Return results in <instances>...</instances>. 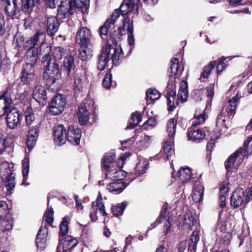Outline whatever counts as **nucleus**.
<instances>
[{
  "label": "nucleus",
  "mask_w": 252,
  "mask_h": 252,
  "mask_svg": "<svg viewBox=\"0 0 252 252\" xmlns=\"http://www.w3.org/2000/svg\"><path fill=\"white\" fill-rule=\"evenodd\" d=\"M141 121V119L139 114L137 113H132L131 119L128 122V124L126 129H132L136 126Z\"/></svg>",
  "instance_id": "obj_44"
},
{
  "label": "nucleus",
  "mask_w": 252,
  "mask_h": 252,
  "mask_svg": "<svg viewBox=\"0 0 252 252\" xmlns=\"http://www.w3.org/2000/svg\"><path fill=\"white\" fill-rule=\"evenodd\" d=\"M74 200L75 201V207L77 211H82L83 209V206L82 205V201L79 198L77 195H74Z\"/></svg>",
  "instance_id": "obj_57"
},
{
  "label": "nucleus",
  "mask_w": 252,
  "mask_h": 252,
  "mask_svg": "<svg viewBox=\"0 0 252 252\" xmlns=\"http://www.w3.org/2000/svg\"><path fill=\"white\" fill-rule=\"evenodd\" d=\"M188 96V83L186 81H182L180 84V88L177 95L176 105H177L180 100L181 102H185Z\"/></svg>",
  "instance_id": "obj_24"
},
{
  "label": "nucleus",
  "mask_w": 252,
  "mask_h": 252,
  "mask_svg": "<svg viewBox=\"0 0 252 252\" xmlns=\"http://www.w3.org/2000/svg\"><path fill=\"white\" fill-rule=\"evenodd\" d=\"M252 197V186L250 188L247 195L245 198L244 190L239 188L235 190L231 196L230 204L232 207L238 208L240 206L245 200V203L248 202Z\"/></svg>",
  "instance_id": "obj_6"
},
{
  "label": "nucleus",
  "mask_w": 252,
  "mask_h": 252,
  "mask_svg": "<svg viewBox=\"0 0 252 252\" xmlns=\"http://www.w3.org/2000/svg\"><path fill=\"white\" fill-rule=\"evenodd\" d=\"M199 240V237L197 231H193L190 236L189 242L197 244Z\"/></svg>",
  "instance_id": "obj_61"
},
{
  "label": "nucleus",
  "mask_w": 252,
  "mask_h": 252,
  "mask_svg": "<svg viewBox=\"0 0 252 252\" xmlns=\"http://www.w3.org/2000/svg\"><path fill=\"white\" fill-rule=\"evenodd\" d=\"M6 179L5 186L6 189L10 191L15 187V177L13 174H11L5 178Z\"/></svg>",
  "instance_id": "obj_48"
},
{
  "label": "nucleus",
  "mask_w": 252,
  "mask_h": 252,
  "mask_svg": "<svg viewBox=\"0 0 252 252\" xmlns=\"http://www.w3.org/2000/svg\"><path fill=\"white\" fill-rule=\"evenodd\" d=\"M71 216L64 217V236L68 232V225L71 220ZM78 244L77 240L71 236L64 237V252H70Z\"/></svg>",
  "instance_id": "obj_7"
},
{
  "label": "nucleus",
  "mask_w": 252,
  "mask_h": 252,
  "mask_svg": "<svg viewBox=\"0 0 252 252\" xmlns=\"http://www.w3.org/2000/svg\"><path fill=\"white\" fill-rule=\"evenodd\" d=\"M69 8L68 12L70 15L74 14L75 10L78 9L79 10H83L84 8H87V4L86 1L80 0L79 2H77L76 0H68Z\"/></svg>",
  "instance_id": "obj_26"
},
{
  "label": "nucleus",
  "mask_w": 252,
  "mask_h": 252,
  "mask_svg": "<svg viewBox=\"0 0 252 252\" xmlns=\"http://www.w3.org/2000/svg\"><path fill=\"white\" fill-rule=\"evenodd\" d=\"M123 57V52L120 45L115 43L114 39L111 38L98 57L97 68L100 70H103L111 60L113 64H119Z\"/></svg>",
  "instance_id": "obj_2"
},
{
  "label": "nucleus",
  "mask_w": 252,
  "mask_h": 252,
  "mask_svg": "<svg viewBox=\"0 0 252 252\" xmlns=\"http://www.w3.org/2000/svg\"><path fill=\"white\" fill-rule=\"evenodd\" d=\"M177 121L174 119H170L167 123V132L169 139L174 140L176 132Z\"/></svg>",
  "instance_id": "obj_37"
},
{
  "label": "nucleus",
  "mask_w": 252,
  "mask_h": 252,
  "mask_svg": "<svg viewBox=\"0 0 252 252\" xmlns=\"http://www.w3.org/2000/svg\"><path fill=\"white\" fill-rule=\"evenodd\" d=\"M216 64V62L213 61L210 63L208 65L204 66L203 72L201 74L200 79L202 80L203 79L208 78L212 70L215 67Z\"/></svg>",
  "instance_id": "obj_43"
},
{
  "label": "nucleus",
  "mask_w": 252,
  "mask_h": 252,
  "mask_svg": "<svg viewBox=\"0 0 252 252\" xmlns=\"http://www.w3.org/2000/svg\"><path fill=\"white\" fill-rule=\"evenodd\" d=\"M53 210L49 207L44 215V220L48 224H51L53 221Z\"/></svg>",
  "instance_id": "obj_51"
},
{
  "label": "nucleus",
  "mask_w": 252,
  "mask_h": 252,
  "mask_svg": "<svg viewBox=\"0 0 252 252\" xmlns=\"http://www.w3.org/2000/svg\"><path fill=\"white\" fill-rule=\"evenodd\" d=\"M11 93L10 89L6 88L0 94V118L6 114L7 126L14 129L20 124L21 113L16 107L10 108L12 102Z\"/></svg>",
  "instance_id": "obj_1"
},
{
  "label": "nucleus",
  "mask_w": 252,
  "mask_h": 252,
  "mask_svg": "<svg viewBox=\"0 0 252 252\" xmlns=\"http://www.w3.org/2000/svg\"><path fill=\"white\" fill-rule=\"evenodd\" d=\"M112 79V74L110 72H107L102 81V85L105 88L107 89H110L111 86L115 87V83L114 82V84H113Z\"/></svg>",
  "instance_id": "obj_47"
},
{
  "label": "nucleus",
  "mask_w": 252,
  "mask_h": 252,
  "mask_svg": "<svg viewBox=\"0 0 252 252\" xmlns=\"http://www.w3.org/2000/svg\"><path fill=\"white\" fill-rule=\"evenodd\" d=\"M81 135V130L78 127L73 126H69L66 138L69 143L74 145H78L80 143Z\"/></svg>",
  "instance_id": "obj_11"
},
{
  "label": "nucleus",
  "mask_w": 252,
  "mask_h": 252,
  "mask_svg": "<svg viewBox=\"0 0 252 252\" xmlns=\"http://www.w3.org/2000/svg\"><path fill=\"white\" fill-rule=\"evenodd\" d=\"M128 183L126 184L123 182H112L108 184L107 189L109 191L113 192L115 194H119L126 187Z\"/></svg>",
  "instance_id": "obj_29"
},
{
  "label": "nucleus",
  "mask_w": 252,
  "mask_h": 252,
  "mask_svg": "<svg viewBox=\"0 0 252 252\" xmlns=\"http://www.w3.org/2000/svg\"><path fill=\"white\" fill-rule=\"evenodd\" d=\"M33 69L31 64H27L21 72V80L24 84H31L34 82Z\"/></svg>",
  "instance_id": "obj_13"
},
{
  "label": "nucleus",
  "mask_w": 252,
  "mask_h": 252,
  "mask_svg": "<svg viewBox=\"0 0 252 252\" xmlns=\"http://www.w3.org/2000/svg\"><path fill=\"white\" fill-rule=\"evenodd\" d=\"M115 158V155L114 154L109 153L106 154L102 161V168L107 170L114 167L116 165H117V163L114 161Z\"/></svg>",
  "instance_id": "obj_27"
},
{
  "label": "nucleus",
  "mask_w": 252,
  "mask_h": 252,
  "mask_svg": "<svg viewBox=\"0 0 252 252\" xmlns=\"http://www.w3.org/2000/svg\"><path fill=\"white\" fill-rule=\"evenodd\" d=\"M240 97L241 96L239 97L238 94H237L236 96H234L228 101L225 110L228 117L233 116L234 115L236 107L239 103Z\"/></svg>",
  "instance_id": "obj_25"
},
{
  "label": "nucleus",
  "mask_w": 252,
  "mask_h": 252,
  "mask_svg": "<svg viewBox=\"0 0 252 252\" xmlns=\"http://www.w3.org/2000/svg\"><path fill=\"white\" fill-rule=\"evenodd\" d=\"M39 133V128L37 126L33 127L29 130L27 135L26 144L29 150H32L35 146Z\"/></svg>",
  "instance_id": "obj_19"
},
{
  "label": "nucleus",
  "mask_w": 252,
  "mask_h": 252,
  "mask_svg": "<svg viewBox=\"0 0 252 252\" xmlns=\"http://www.w3.org/2000/svg\"><path fill=\"white\" fill-rule=\"evenodd\" d=\"M170 81L174 82L175 81V76H179L184 70L183 66L179 64V60L177 58H173L171 60Z\"/></svg>",
  "instance_id": "obj_20"
},
{
  "label": "nucleus",
  "mask_w": 252,
  "mask_h": 252,
  "mask_svg": "<svg viewBox=\"0 0 252 252\" xmlns=\"http://www.w3.org/2000/svg\"><path fill=\"white\" fill-rule=\"evenodd\" d=\"M178 221L180 226L190 230L194 225V218L191 214L188 213L184 217H179Z\"/></svg>",
  "instance_id": "obj_23"
},
{
  "label": "nucleus",
  "mask_w": 252,
  "mask_h": 252,
  "mask_svg": "<svg viewBox=\"0 0 252 252\" xmlns=\"http://www.w3.org/2000/svg\"><path fill=\"white\" fill-rule=\"evenodd\" d=\"M33 97L37 102L46 98V91L44 87L41 85L36 86L33 91Z\"/></svg>",
  "instance_id": "obj_34"
},
{
  "label": "nucleus",
  "mask_w": 252,
  "mask_h": 252,
  "mask_svg": "<svg viewBox=\"0 0 252 252\" xmlns=\"http://www.w3.org/2000/svg\"><path fill=\"white\" fill-rule=\"evenodd\" d=\"M6 3L5 12L9 17H13L18 11L17 0H7Z\"/></svg>",
  "instance_id": "obj_33"
},
{
  "label": "nucleus",
  "mask_w": 252,
  "mask_h": 252,
  "mask_svg": "<svg viewBox=\"0 0 252 252\" xmlns=\"http://www.w3.org/2000/svg\"><path fill=\"white\" fill-rule=\"evenodd\" d=\"M178 173L179 180L183 184L188 183L192 178L191 169L188 167L181 168Z\"/></svg>",
  "instance_id": "obj_30"
},
{
  "label": "nucleus",
  "mask_w": 252,
  "mask_h": 252,
  "mask_svg": "<svg viewBox=\"0 0 252 252\" xmlns=\"http://www.w3.org/2000/svg\"><path fill=\"white\" fill-rule=\"evenodd\" d=\"M49 111L54 115H59L63 111V97L62 94H58L54 97L49 107Z\"/></svg>",
  "instance_id": "obj_12"
},
{
  "label": "nucleus",
  "mask_w": 252,
  "mask_h": 252,
  "mask_svg": "<svg viewBox=\"0 0 252 252\" xmlns=\"http://www.w3.org/2000/svg\"><path fill=\"white\" fill-rule=\"evenodd\" d=\"M48 230L45 226H41L39 230L36 238V244L37 248L44 250L46 246L47 236Z\"/></svg>",
  "instance_id": "obj_16"
},
{
  "label": "nucleus",
  "mask_w": 252,
  "mask_h": 252,
  "mask_svg": "<svg viewBox=\"0 0 252 252\" xmlns=\"http://www.w3.org/2000/svg\"><path fill=\"white\" fill-rule=\"evenodd\" d=\"M42 36H43V32L40 31H37L24 43V47L28 51L29 53H30L31 50H32V61H35L37 57L40 58L41 56L43 57V59L44 58H48L50 54V49L48 46L45 47H41L39 53L37 50L34 48V46L37 44Z\"/></svg>",
  "instance_id": "obj_4"
},
{
  "label": "nucleus",
  "mask_w": 252,
  "mask_h": 252,
  "mask_svg": "<svg viewBox=\"0 0 252 252\" xmlns=\"http://www.w3.org/2000/svg\"><path fill=\"white\" fill-rule=\"evenodd\" d=\"M166 206L165 205H164L163 208L162 209L160 212L159 217L157 219V220L155 222L151 224V226L148 227V230H152V229L156 227L162 221L165 220V221L164 222V228L165 229V231H164V233L165 235L169 233L170 231L171 224L170 222V218L168 217V218L166 219Z\"/></svg>",
  "instance_id": "obj_10"
},
{
  "label": "nucleus",
  "mask_w": 252,
  "mask_h": 252,
  "mask_svg": "<svg viewBox=\"0 0 252 252\" xmlns=\"http://www.w3.org/2000/svg\"><path fill=\"white\" fill-rule=\"evenodd\" d=\"M79 123L81 125H86L90 119V113L85 104H81L77 113Z\"/></svg>",
  "instance_id": "obj_22"
},
{
  "label": "nucleus",
  "mask_w": 252,
  "mask_h": 252,
  "mask_svg": "<svg viewBox=\"0 0 252 252\" xmlns=\"http://www.w3.org/2000/svg\"><path fill=\"white\" fill-rule=\"evenodd\" d=\"M47 60V66L45 68L43 72V78L46 80L47 83L49 85H52L56 83L57 81L61 77V70L60 66L59 61H56L54 59L51 60L49 55L48 58H42V61L44 62Z\"/></svg>",
  "instance_id": "obj_5"
},
{
  "label": "nucleus",
  "mask_w": 252,
  "mask_h": 252,
  "mask_svg": "<svg viewBox=\"0 0 252 252\" xmlns=\"http://www.w3.org/2000/svg\"><path fill=\"white\" fill-rule=\"evenodd\" d=\"M119 16V11L118 10H115L112 14L111 17L108 18L105 22L108 23V24L111 25V26L112 27Z\"/></svg>",
  "instance_id": "obj_53"
},
{
  "label": "nucleus",
  "mask_w": 252,
  "mask_h": 252,
  "mask_svg": "<svg viewBox=\"0 0 252 252\" xmlns=\"http://www.w3.org/2000/svg\"><path fill=\"white\" fill-rule=\"evenodd\" d=\"M139 2H138L137 3L135 4H132V6H133L131 8H130V5H126L127 6H125V7H122V3L121 4V5L120 6V9L121 11L123 13V14H126L129 12L135 10L137 11L138 9V4Z\"/></svg>",
  "instance_id": "obj_54"
},
{
  "label": "nucleus",
  "mask_w": 252,
  "mask_h": 252,
  "mask_svg": "<svg viewBox=\"0 0 252 252\" xmlns=\"http://www.w3.org/2000/svg\"><path fill=\"white\" fill-rule=\"evenodd\" d=\"M175 94V91H173V89L168 94L167 99V105L168 106V109L170 111H173L175 108L176 105L175 104L174 102Z\"/></svg>",
  "instance_id": "obj_46"
},
{
  "label": "nucleus",
  "mask_w": 252,
  "mask_h": 252,
  "mask_svg": "<svg viewBox=\"0 0 252 252\" xmlns=\"http://www.w3.org/2000/svg\"><path fill=\"white\" fill-rule=\"evenodd\" d=\"M126 205L127 204L126 202H123L113 207L112 210L113 215L116 217L122 215Z\"/></svg>",
  "instance_id": "obj_45"
},
{
  "label": "nucleus",
  "mask_w": 252,
  "mask_h": 252,
  "mask_svg": "<svg viewBox=\"0 0 252 252\" xmlns=\"http://www.w3.org/2000/svg\"><path fill=\"white\" fill-rule=\"evenodd\" d=\"M91 32L86 27L80 29L77 32L75 36L76 42L78 45H88L91 44Z\"/></svg>",
  "instance_id": "obj_9"
},
{
  "label": "nucleus",
  "mask_w": 252,
  "mask_h": 252,
  "mask_svg": "<svg viewBox=\"0 0 252 252\" xmlns=\"http://www.w3.org/2000/svg\"><path fill=\"white\" fill-rule=\"evenodd\" d=\"M160 95L158 91L156 89H149L146 92L147 101L149 103H152L154 101L159 99Z\"/></svg>",
  "instance_id": "obj_40"
},
{
  "label": "nucleus",
  "mask_w": 252,
  "mask_h": 252,
  "mask_svg": "<svg viewBox=\"0 0 252 252\" xmlns=\"http://www.w3.org/2000/svg\"><path fill=\"white\" fill-rule=\"evenodd\" d=\"M9 215L8 206L6 203L3 201H0V220L5 221L8 216Z\"/></svg>",
  "instance_id": "obj_41"
},
{
  "label": "nucleus",
  "mask_w": 252,
  "mask_h": 252,
  "mask_svg": "<svg viewBox=\"0 0 252 252\" xmlns=\"http://www.w3.org/2000/svg\"><path fill=\"white\" fill-rule=\"evenodd\" d=\"M206 119L205 110L198 108L196 110L194 118L191 120L192 126H197L203 123Z\"/></svg>",
  "instance_id": "obj_28"
},
{
  "label": "nucleus",
  "mask_w": 252,
  "mask_h": 252,
  "mask_svg": "<svg viewBox=\"0 0 252 252\" xmlns=\"http://www.w3.org/2000/svg\"><path fill=\"white\" fill-rule=\"evenodd\" d=\"M223 243L226 244H228L230 242V238L231 235L229 232H223L221 235L220 236Z\"/></svg>",
  "instance_id": "obj_62"
},
{
  "label": "nucleus",
  "mask_w": 252,
  "mask_h": 252,
  "mask_svg": "<svg viewBox=\"0 0 252 252\" xmlns=\"http://www.w3.org/2000/svg\"><path fill=\"white\" fill-rule=\"evenodd\" d=\"M102 196L99 193L97 196L96 200L92 203V208L90 214V217L92 221H95L98 219L97 213L103 216L107 215L105 211L104 204L102 202Z\"/></svg>",
  "instance_id": "obj_8"
},
{
  "label": "nucleus",
  "mask_w": 252,
  "mask_h": 252,
  "mask_svg": "<svg viewBox=\"0 0 252 252\" xmlns=\"http://www.w3.org/2000/svg\"><path fill=\"white\" fill-rule=\"evenodd\" d=\"M126 30L127 33V40L130 46L134 44V38L133 34V28L132 23L129 18L126 17L124 19L123 28L120 29V32L122 33V30Z\"/></svg>",
  "instance_id": "obj_17"
},
{
  "label": "nucleus",
  "mask_w": 252,
  "mask_h": 252,
  "mask_svg": "<svg viewBox=\"0 0 252 252\" xmlns=\"http://www.w3.org/2000/svg\"><path fill=\"white\" fill-rule=\"evenodd\" d=\"M112 28L111 25L108 24V23L105 22L104 25L99 28V34L102 39H107V35L108 31Z\"/></svg>",
  "instance_id": "obj_50"
},
{
  "label": "nucleus",
  "mask_w": 252,
  "mask_h": 252,
  "mask_svg": "<svg viewBox=\"0 0 252 252\" xmlns=\"http://www.w3.org/2000/svg\"><path fill=\"white\" fill-rule=\"evenodd\" d=\"M214 94V86L213 84L210 85L207 88V95L210 100H212Z\"/></svg>",
  "instance_id": "obj_60"
},
{
  "label": "nucleus",
  "mask_w": 252,
  "mask_h": 252,
  "mask_svg": "<svg viewBox=\"0 0 252 252\" xmlns=\"http://www.w3.org/2000/svg\"><path fill=\"white\" fill-rule=\"evenodd\" d=\"M188 139L196 143L201 142L206 134L202 129L189 128L187 132Z\"/></svg>",
  "instance_id": "obj_15"
},
{
  "label": "nucleus",
  "mask_w": 252,
  "mask_h": 252,
  "mask_svg": "<svg viewBox=\"0 0 252 252\" xmlns=\"http://www.w3.org/2000/svg\"><path fill=\"white\" fill-rule=\"evenodd\" d=\"M140 0H124L122 3V7H125V6H127L126 5H130V8L132 7L133 6L132 4L134 5L138 2H140Z\"/></svg>",
  "instance_id": "obj_59"
},
{
  "label": "nucleus",
  "mask_w": 252,
  "mask_h": 252,
  "mask_svg": "<svg viewBox=\"0 0 252 252\" xmlns=\"http://www.w3.org/2000/svg\"><path fill=\"white\" fill-rule=\"evenodd\" d=\"M22 174L24 177V180H26L27 179L30 168V162L28 158H25L22 160Z\"/></svg>",
  "instance_id": "obj_49"
},
{
  "label": "nucleus",
  "mask_w": 252,
  "mask_h": 252,
  "mask_svg": "<svg viewBox=\"0 0 252 252\" xmlns=\"http://www.w3.org/2000/svg\"><path fill=\"white\" fill-rule=\"evenodd\" d=\"M59 24L55 17H48L47 22V32L51 35H53L58 30Z\"/></svg>",
  "instance_id": "obj_31"
},
{
  "label": "nucleus",
  "mask_w": 252,
  "mask_h": 252,
  "mask_svg": "<svg viewBox=\"0 0 252 252\" xmlns=\"http://www.w3.org/2000/svg\"><path fill=\"white\" fill-rule=\"evenodd\" d=\"M229 191L228 184H222L220 189V205L221 207H223L225 205L226 196L227 195Z\"/></svg>",
  "instance_id": "obj_36"
},
{
  "label": "nucleus",
  "mask_w": 252,
  "mask_h": 252,
  "mask_svg": "<svg viewBox=\"0 0 252 252\" xmlns=\"http://www.w3.org/2000/svg\"><path fill=\"white\" fill-rule=\"evenodd\" d=\"M120 168H121L119 167L118 168H111L106 170V178L116 181L124 179L126 176V172Z\"/></svg>",
  "instance_id": "obj_18"
},
{
  "label": "nucleus",
  "mask_w": 252,
  "mask_h": 252,
  "mask_svg": "<svg viewBox=\"0 0 252 252\" xmlns=\"http://www.w3.org/2000/svg\"><path fill=\"white\" fill-rule=\"evenodd\" d=\"M149 167V162L147 160L143 159L140 160L135 166V171L138 175L144 173Z\"/></svg>",
  "instance_id": "obj_39"
},
{
  "label": "nucleus",
  "mask_w": 252,
  "mask_h": 252,
  "mask_svg": "<svg viewBox=\"0 0 252 252\" xmlns=\"http://www.w3.org/2000/svg\"><path fill=\"white\" fill-rule=\"evenodd\" d=\"M174 140L171 139L169 141H165L163 143V149L160 150L159 153L158 155V158H162L164 160H167L172 156L174 153L172 149V145Z\"/></svg>",
  "instance_id": "obj_14"
},
{
  "label": "nucleus",
  "mask_w": 252,
  "mask_h": 252,
  "mask_svg": "<svg viewBox=\"0 0 252 252\" xmlns=\"http://www.w3.org/2000/svg\"><path fill=\"white\" fill-rule=\"evenodd\" d=\"M74 58L72 55L66 56L64 59V71H67V75L70 74L71 70L74 68Z\"/></svg>",
  "instance_id": "obj_38"
},
{
  "label": "nucleus",
  "mask_w": 252,
  "mask_h": 252,
  "mask_svg": "<svg viewBox=\"0 0 252 252\" xmlns=\"http://www.w3.org/2000/svg\"><path fill=\"white\" fill-rule=\"evenodd\" d=\"M74 87L78 89V90H80L82 89V80L80 78H75L74 79Z\"/></svg>",
  "instance_id": "obj_64"
},
{
  "label": "nucleus",
  "mask_w": 252,
  "mask_h": 252,
  "mask_svg": "<svg viewBox=\"0 0 252 252\" xmlns=\"http://www.w3.org/2000/svg\"><path fill=\"white\" fill-rule=\"evenodd\" d=\"M63 125L60 124L55 126L54 129V141L56 145L62 146L63 145Z\"/></svg>",
  "instance_id": "obj_32"
},
{
  "label": "nucleus",
  "mask_w": 252,
  "mask_h": 252,
  "mask_svg": "<svg viewBox=\"0 0 252 252\" xmlns=\"http://www.w3.org/2000/svg\"><path fill=\"white\" fill-rule=\"evenodd\" d=\"M79 58L82 61L90 59L93 56V48L92 44L80 45Z\"/></svg>",
  "instance_id": "obj_21"
},
{
  "label": "nucleus",
  "mask_w": 252,
  "mask_h": 252,
  "mask_svg": "<svg viewBox=\"0 0 252 252\" xmlns=\"http://www.w3.org/2000/svg\"><path fill=\"white\" fill-rule=\"evenodd\" d=\"M35 117L34 114L25 116V122L27 126L31 125L34 122Z\"/></svg>",
  "instance_id": "obj_63"
},
{
  "label": "nucleus",
  "mask_w": 252,
  "mask_h": 252,
  "mask_svg": "<svg viewBox=\"0 0 252 252\" xmlns=\"http://www.w3.org/2000/svg\"><path fill=\"white\" fill-rule=\"evenodd\" d=\"M252 154V136L248 138L240 148L230 155L225 162V167L227 173L236 170L242 162L245 157Z\"/></svg>",
  "instance_id": "obj_3"
},
{
  "label": "nucleus",
  "mask_w": 252,
  "mask_h": 252,
  "mask_svg": "<svg viewBox=\"0 0 252 252\" xmlns=\"http://www.w3.org/2000/svg\"><path fill=\"white\" fill-rule=\"evenodd\" d=\"M225 117L222 112H220L219 115H218L217 121H216V126L218 127H220V128L224 127L225 126Z\"/></svg>",
  "instance_id": "obj_55"
},
{
  "label": "nucleus",
  "mask_w": 252,
  "mask_h": 252,
  "mask_svg": "<svg viewBox=\"0 0 252 252\" xmlns=\"http://www.w3.org/2000/svg\"><path fill=\"white\" fill-rule=\"evenodd\" d=\"M151 137L145 135L142 140L140 141L142 148H146L149 145Z\"/></svg>",
  "instance_id": "obj_58"
},
{
  "label": "nucleus",
  "mask_w": 252,
  "mask_h": 252,
  "mask_svg": "<svg viewBox=\"0 0 252 252\" xmlns=\"http://www.w3.org/2000/svg\"><path fill=\"white\" fill-rule=\"evenodd\" d=\"M156 125V121L154 118H150L144 124V128L149 129L154 127Z\"/></svg>",
  "instance_id": "obj_56"
},
{
  "label": "nucleus",
  "mask_w": 252,
  "mask_h": 252,
  "mask_svg": "<svg viewBox=\"0 0 252 252\" xmlns=\"http://www.w3.org/2000/svg\"><path fill=\"white\" fill-rule=\"evenodd\" d=\"M204 189L202 186H198L194 188L192 193L193 200L196 202H199L202 198Z\"/></svg>",
  "instance_id": "obj_42"
},
{
  "label": "nucleus",
  "mask_w": 252,
  "mask_h": 252,
  "mask_svg": "<svg viewBox=\"0 0 252 252\" xmlns=\"http://www.w3.org/2000/svg\"><path fill=\"white\" fill-rule=\"evenodd\" d=\"M22 10L26 14L30 15L34 7L35 1L37 0H21Z\"/></svg>",
  "instance_id": "obj_35"
},
{
  "label": "nucleus",
  "mask_w": 252,
  "mask_h": 252,
  "mask_svg": "<svg viewBox=\"0 0 252 252\" xmlns=\"http://www.w3.org/2000/svg\"><path fill=\"white\" fill-rule=\"evenodd\" d=\"M63 220H62L60 223V233L59 235V243L57 248V252H63V243L62 241L63 240Z\"/></svg>",
  "instance_id": "obj_52"
}]
</instances>
